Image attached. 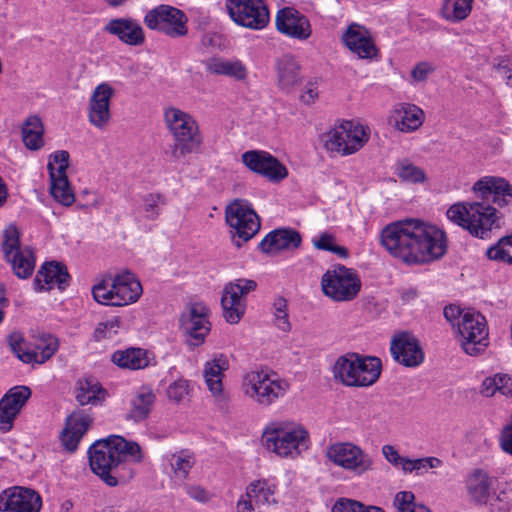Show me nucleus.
I'll use <instances>...</instances> for the list:
<instances>
[{"label": "nucleus", "instance_id": "38", "mask_svg": "<svg viewBox=\"0 0 512 512\" xmlns=\"http://www.w3.org/2000/svg\"><path fill=\"white\" fill-rule=\"evenodd\" d=\"M111 360L118 367L129 370H140L149 366L148 352L141 348L118 350L112 354Z\"/></svg>", "mask_w": 512, "mask_h": 512}, {"label": "nucleus", "instance_id": "19", "mask_svg": "<svg viewBox=\"0 0 512 512\" xmlns=\"http://www.w3.org/2000/svg\"><path fill=\"white\" fill-rule=\"evenodd\" d=\"M12 350L17 357L27 364H43L49 360L58 350L59 341L51 334H42L34 338L31 347L24 350L20 342L22 337L19 334H12L9 337Z\"/></svg>", "mask_w": 512, "mask_h": 512}, {"label": "nucleus", "instance_id": "42", "mask_svg": "<svg viewBox=\"0 0 512 512\" xmlns=\"http://www.w3.org/2000/svg\"><path fill=\"white\" fill-rule=\"evenodd\" d=\"M5 259L11 264L14 274L20 279L29 278L35 269L36 258L30 247H23L21 251Z\"/></svg>", "mask_w": 512, "mask_h": 512}, {"label": "nucleus", "instance_id": "12", "mask_svg": "<svg viewBox=\"0 0 512 512\" xmlns=\"http://www.w3.org/2000/svg\"><path fill=\"white\" fill-rule=\"evenodd\" d=\"M457 331L461 347L468 355H478L489 344L487 322L479 312L466 311L462 320L457 322Z\"/></svg>", "mask_w": 512, "mask_h": 512}, {"label": "nucleus", "instance_id": "2", "mask_svg": "<svg viewBox=\"0 0 512 512\" xmlns=\"http://www.w3.org/2000/svg\"><path fill=\"white\" fill-rule=\"evenodd\" d=\"M89 464L93 473L107 485L118 484L112 471L121 463L140 462L141 448L136 442H129L121 436L111 435L107 439L96 441L88 450Z\"/></svg>", "mask_w": 512, "mask_h": 512}, {"label": "nucleus", "instance_id": "26", "mask_svg": "<svg viewBox=\"0 0 512 512\" xmlns=\"http://www.w3.org/2000/svg\"><path fill=\"white\" fill-rule=\"evenodd\" d=\"M114 89L106 82L100 83L93 90L88 104V120L94 127L104 129L111 120L110 101Z\"/></svg>", "mask_w": 512, "mask_h": 512}, {"label": "nucleus", "instance_id": "40", "mask_svg": "<svg viewBox=\"0 0 512 512\" xmlns=\"http://www.w3.org/2000/svg\"><path fill=\"white\" fill-rule=\"evenodd\" d=\"M22 141L29 150H39L44 145V127L37 115L29 116L22 125Z\"/></svg>", "mask_w": 512, "mask_h": 512}, {"label": "nucleus", "instance_id": "30", "mask_svg": "<svg viewBox=\"0 0 512 512\" xmlns=\"http://www.w3.org/2000/svg\"><path fill=\"white\" fill-rule=\"evenodd\" d=\"M156 399L157 396L152 386L141 385L131 395L125 419L133 423L147 420L154 409Z\"/></svg>", "mask_w": 512, "mask_h": 512}, {"label": "nucleus", "instance_id": "18", "mask_svg": "<svg viewBox=\"0 0 512 512\" xmlns=\"http://www.w3.org/2000/svg\"><path fill=\"white\" fill-rule=\"evenodd\" d=\"M68 166L69 153L64 150L52 154L47 164L50 176V193L57 202L64 206H70L75 200L66 174Z\"/></svg>", "mask_w": 512, "mask_h": 512}, {"label": "nucleus", "instance_id": "16", "mask_svg": "<svg viewBox=\"0 0 512 512\" xmlns=\"http://www.w3.org/2000/svg\"><path fill=\"white\" fill-rule=\"evenodd\" d=\"M209 314V308L202 302L191 303L181 314L180 327L190 347H198L205 342L211 331Z\"/></svg>", "mask_w": 512, "mask_h": 512}, {"label": "nucleus", "instance_id": "31", "mask_svg": "<svg viewBox=\"0 0 512 512\" xmlns=\"http://www.w3.org/2000/svg\"><path fill=\"white\" fill-rule=\"evenodd\" d=\"M424 120V111L411 103L396 104L389 116L390 123L403 133H411L418 130L424 123Z\"/></svg>", "mask_w": 512, "mask_h": 512}, {"label": "nucleus", "instance_id": "4", "mask_svg": "<svg viewBox=\"0 0 512 512\" xmlns=\"http://www.w3.org/2000/svg\"><path fill=\"white\" fill-rule=\"evenodd\" d=\"M264 447L281 458H296L307 450L310 435L300 423L290 420L269 422L262 433Z\"/></svg>", "mask_w": 512, "mask_h": 512}, {"label": "nucleus", "instance_id": "32", "mask_svg": "<svg viewBox=\"0 0 512 512\" xmlns=\"http://www.w3.org/2000/svg\"><path fill=\"white\" fill-rule=\"evenodd\" d=\"M301 241V235L293 229H276L262 239L259 248L263 253L276 255L283 250L298 248Z\"/></svg>", "mask_w": 512, "mask_h": 512}, {"label": "nucleus", "instance_id": "48", "mask_svg": "<svg viewBox=\"0 0 512 512\" xmlns=\"http://www.w3.org/2000/svg\"><path fill=\"white\" fill-rule=\"evenodd\" d=\"M473 0H443L442 16L451 22H459L468 17Z\"/></svg>", "mask_w": 512, "mask_h": 512}, {"label": "nucleus", "instance_id": "54", "mask_svg": "<svg viewBox=\"0 0 512 512\" xmlns=\"http://www.w3.org/2000/svg\"><path fill=\"white\" fill-rule=\"evenodd\" d=\"M190 390L189 381L184 378H178L169 384L166 395L170 401L180 403L189 395Z\"/></svg>", "mask_w": 512, "mask_h": 512}, {"label": "nucleus", "instance_id": "8", "mask_svg": "<svg viewBox=\"0 0 512 512\" xmlns=\"http://www.w3.org/2000/svg\"><path fill=\"white\" fill-rule=\"evenodd\" d=\"M381 369V361L377 357L348 353L336 360L333 374L345 386L368 387L378 380Z\"/></svg>", "mask_w": 512, "mask_h": 512}, {"label": "nucleus", "instance_id": "11", "mask_svg": "<svg viewBox=\"0 0 512 512\" xmlns=\"http://www.w3.org/2000/svg\"><path fill=\"white\" fill-rule=\"evenodd\" d=\"M321 287L327 297L342 302L353 300L358 295L361 282L352 269L339 265L323 274Z\"/></svg>", "mask_w": 512, "mask_h": 512}, {"label": "nucleus", "instance_id": "21", "mask_svg": "<svg viewBox=\"0 0 512 512\" xmlns=\"http://www.w3.org/2000/svg\"><path fill=\"white\" fill-rule=\"evenodd\" d=\"M241 159L250 171L272 182H279L288 176L287 168L276 157L266 151H246L242 154Z\"/></svg>", "mask_w": 512, "mask_h": 512}, {"label": "nucleus", "instance_id": "27", "mask_svg": "<svg viewBox=\"0 0 512 512\" xmlns=\"http://www.w3.org/2000/svg\"><path fill=\"white\" fill-rule=\"evenodd\" d=\"M275 24L280 33L300 41L307 40L312 34L309 19L292 7L280 9Z\"/></svg>", "mask_w": 512, "mask_h": 512}, {"label": "nucleus", "instance_id": "22", "mask_svg": "<svg viewBox=\"0 0 512 512\" xmlns=\"http://www.w3.org/2000/svg\"><path fill=\"white\" fill-rule=\"evenodd\" d=\"M381 452L384 459L394 468L400 469L404 475L420 476L427 473L429 469L438 468L442 465V460L433 456L416 459L402 456L391 444L383 445Z\"/></svg>", "mask_w": 512, "mask_h": 512}, {"label": "nucleus", "instance_id": "63", "mask_svg": "<svg viewBox=\"0 0 512 512\" xmlns=\"http://www.w3.org/2000/svg\"><path fill=\"white\" fill-rule=\"evenodd\" d=\"M358 512H384L383 509L376 506H365L361 503V511Z\"/></svg>", "mask_w": 512, "mask_h": 512}, {"label": "nucleus", "instance_id": "45", "mask_svg": "<svg viewBox=\"0 0 512 512\" xmlns=\"http://www.w3.org/2000/svg\"><path fill=\"white\" fill-rule=\"evenodd\" d=\"M105 391L92 379H81L77 382L76 399L81 405H97L104 400Z\"/></svg>", "mask_w": 512, "mask_h": 512}, {"label": "nucleus", "instance_id": "10", "mask_svg": "<svg viewBox=\"0 0 512 512\" xmlns=\"http://www.w3.org/2000/svg\"><path fill=\"white\" fill-rule=\"evenodd\" d=\"M325 457L346 471L362 476L373 469V459L360 446L352 442H336L327 446Z\"/></svg>", "mask_w": 512, "mask_h": 512}, {"label": "nucleus", "instance_id": "28", "mask_svg": "<svg viewBox=\"0 0 512 512\" xmlns=\"http://www.w3.org/2000/svg\"><path fill=\"white\" fill-rule=\"evenodd\" d=\"M31 396V390L26 386L11 388L0 400V430L8 432L12 429L14 420Z\"/></svg>", "mask_w": 512, "mask_h": 512}, {"label": "nucleus", "instance_id": "24", "mask_svg": "<svg viewBox=\"0 0 512 512\" xmlns=\"http://www.w3.org/2000/svg\"><path fill=\"white\" fill-rule=\"evenodd\" d=\"M390 352L393 359L405 367H417L424 361V352L418 339L409 332H400L393 336Z\"/></svg>", "mask_w": 512, "mask_h": 512}, {"label": "nucleus", "instance_id": "49", "mask_svg": "<svg viewBox=\"0 0 512 512\" xmlns=\"http://www.w3.org/2000/svg\"><path fill=\"white\" fill-rule=\"evenodd\" d=\"M311 242L313 247L317 250L331 252L341 259H347L349 257L348 249L338 245L336 243V237L328 231L321 232L314 236Z\"/></svg>", "mask_w": 512, "mask_h": 512}, {"label": "nucleus", "instance_id": "37", "mask_svg": "<svg viewBox=\"0 0 512 512\" xmlns=\"http://www.w3.org/2000/svg\"><path fill=\"white\" fill-rule=\"evenodd\" d=\"M465 487L472 501L485 504L493 490V478L487 472L475 469L467 476Z\"/></svg>", "mask_w": 512, "mask_h": 512}, {"label": "nucleus", "instance_id": "20", "mask_svg": "<svg viewBox=\"0 0 512 512\" xmlns=\"http://www.w3.org/2000/svg\"><path fill=\"white\" fill-rule=\"evenodd\" d=\"M345 47L358 59L373 61L379 57V49L371 31L363 25L351 23L342 33Z\"/></svg>", "mask_w": 512, "mask_h": 512}, {"label": "nucleus", "instance_id": "35", "mask_svg": "<svg viewBox=\"0 0 512 512\" xmlns=\"http://www.w3.org/2000/svg\"><path fill=\"white\" fill-rule=\"evenodd\" d=\"M229 362L226 356L220 354L215 356L211 361H207L204 365L203 376L206 385L218 401L224 399L223 377L224 372L228 369Z\"/></svg>", "mask_w": 512, "mask_h": 512}, {"label": "nucleus", "instance_id": "62", "mask_svg": "<svg viewBox=\"0 0 512 512\" xmlns=\"http://www.w3.org/2000/svg\"><path fill=\"white\" fill-rule=\"evenodd\" d=\"M254 501L246 497V494L241 496L237 502V512H253Z\"/></svg>", "mask_w": 512, "mask_h": 512}, {"label": "nucleus", "instance_id": "60", "mask_svg": "<svg viewBox=\"0 0 512 512\" xmlns=\"http://www.w3.org/2000/svg\"><path fill=\"white\" fill-rule=\"evenodd\" d=\"M300 98L301 101L307 105L314 103L318 98L317 87L313 83H307Z\"/></svg>", "mask_w": 512, "mask_h": 512}, {"label": "nucleus", "instance_id": "51", "mask_svg": "<svg viewBox=\"0 0 512 512\" xmlns=\"http://www.w3.org/2000/svg\"><path fill=\"white\" fill-rule=\"evenodd\" d=\"M486 255L491 260L512 263V235L501 238L487 250Z\"/></svg>", "mask_w": 512, "mask_h": 512}, {"label": "nucleus", "instance_id": "17", "mask_svg": "<svg viewBox=\"0 0 512 512\" xmlns=\"http://www.w3.org/2000/svg\"><path fill=\"white\" fill-rule=\"evenodd\" d=\"M257 283L251 279H236L225 285L221 304L223 316L230 324L238 323L246 310L247 295L254 291Z\"/></svg>", "mask_w": 512, "mask_h": 512}, {"label": "nucleus", "instance_id": "56", "mask_svg": "<svg viewBox=\"0 0 512 512\" xmlns=\"http://www.w3.org/2000/svg\"><path fill=\"white\" fill-rule=\"evenodd\" d=\"M415 496L410 491H401L395 495L394 506L398 512H411L417 506L414 502Z\"/></svg>", "mask_w": 512, "mask_h": 512}, {"label": "nucleus", "instance_id": "36", "mask_svg": "<svg viewBox=\"0 0 512 512\" xmlns=\"http://www.w3.org/2000/svg\"><path fill=\"white\" fill-rule=\"evenodd\" d=\"M278 88L286 93L293 91L302 81L300 66L291 55H284L276 63Z\"/></svg>", "mask_w": 512, "mask_h": 512}, {"label": "nucleus", "instance_id": "57", "mask_svg": "<svg viewBox=\"0 0 512 512\" xmlns=\"http://www.w3.org/2000/svg\"><path fill=\"white\" fill-rule=\"evenodd\" d=\"M500 512H511L512 511V488L504 489L500 491L493 504Z\"/></svg>", "mask_w": 512, "mask_h": 512}, {"label": "nucleus", "instance_id": "5", "mask_svg": "<svg viewBox=\"0 0 512 512\" xmlns=\"http://www.w3.org/2000/svg\"><path fill=\"white\" fill-rule=\"evenodd\" d=\"M164 121L174 139L173 145L166 151V155L172 161H179L200 149L203 137L192 115L170 106L164 109Z\"/></svg>", "mask_w": 512, "mask_h": 512}, {"label": "nucleus", "instance_id": "50", "mask_svg": "<svg viewBox=\"0 0 512 512\" xmlns=\"http://www.w3.org/2000/svg\"><path fill=\"white\" fill-rule=\"evenodd\" d=\"M23 247L20 245V232L18 228L10 224L3 231L2 252L5 258L12 256V254L21 251Z\"/></svg>", "mask_w": 512, "mask_h": 512}, {"label": "nucleus", "instance_id": "25", "mask_svg": "<svg viewBox=\"0 0 512 512\" xmlns=\"http://www.w3.org/2000/svg\"><path fill=\"white\" fill-rule=\"evenodd\" d=\"M479 198L492 202L500 208L512 204V185L502 177L485 176L472 187Z\"/></svg>", "mask_w": 512, "mask_h": 512}, {"label": "nucleus", "instance_id": "3", "mask_svg": "<svg viewBox=\"0 0 512 512\" xmlns=\"http://www.w3.org/2000/svg\"><path fill=\"white\" fill-rule=\"evenodd\" d=\"M450 222L479 239H489L493 230L501 226V216L486 200L462 201L452 204L446 211Z\"/></svg>", "mask_w": 512, "mask_h": 512}, {"label": "nucleus", "instance_id": "39", "mask_svg": "<svg viewBox=\"0 0 512 512\" xmlns=\"http://www.w3.org/2000/svg\"><path fill=\"white\" fill-rule=\"evenodd\" d=\"M206 70L210 74L224 75L235 80H244L247 76V68L237 59L211 58L206 62Z\"/></svg>", "mask_w": 512, "mask_h": 512}, {"label": "nucleus", "instance_id": "52", "mask_svg": "<svg viewBox=\"0 0 512 512\" xmlns=\"http://www.w3.org/2000/svg\"><path fill=\"white\" fill-rule=\"evenodd\" d=\"M287 300L283 297H277L273 302L272 312L274 316L275 326L283 332H288L291 329L288 315Z\"/></svg>", "mask_w": 512, "mask_h": 512}, {"label": "nucleus", "instance_id": "23", "mask_svg": "<svg viewBox=\"0 0 512 512\" xmlns=\"http://www.w3.org/2000/svg\"><path fill=\"white\" fill-rule=\"evenodd\" d=\"M42 498L33 489L11 487L0 494V510L4 512H40Z\"/></svg>", "mask_w": 512, "mask_h": 512}, {"label": "nucleus", "instance_id": "58", "mask_svg": "<svg viewBox=\"0 0 512 512\" xmlns=\"http://www.w3.org/2000/svg\"><path fill=\"white\" fill-rule=\"evenodd\" d=\"M434 70L435 68L431 63L420 62L411 71V77L415 82H423Z\"/></svg>", "mask_w": 512, "mask_h": 512}, {"label": "nucleus", "instance_id": "33", "mask_svg": "<svg viewBox=\"0 0 512 512\" xmlns=\"http://www.w3.org/2000/svg\"><path fill=\"white\" fill-rule=\"evenodd\" d=\"M104 30L116 36L124 44L130 46H139L145 41L143 28L133 19H111L105 25Z\"/></svg>", "mask_w": 512, "mask_h": 512}, {"label": "nucleus", "instance_id": "9", "mask_svg": "<svg viewBox=\"0 0 512 512\" xmlns=\"http://www.w3.org/2000/svg\"><path fill=\"white\" fill-rule=\"evenodd\" d=\"M369 129L354 121H342L323 135L327 151L348 156L358 152L369 140Z\"/></svg>", "mask_w": 512, "mask_h": 512}, {"label": "nucleus", "instance_id": "41", "mask_svg": "<svg viewBox=\"0 0 512 512\" xmlns=\"http://www.w3.org/2000/svg\"><path fill=\"white\" fill-rule=\"evenodd\" d=\"M497 393L512 396V377L506 373H496L486 377L480 386V394L484 397H493Z\"/></svg>", "mask_w": 512, "mask_h": 512}, {"label": "nucleus", "instance_id": "34", "mask_svg": "<svg viewBox=\"0 0 512 512\" xmlns=\"http://www.w3.org/2000/svg\"><path fill=\"white\" fill-rule=\"evenodd\" d=\"M91 422L88 415L81 413L72 414L67 418L65 427L60 434V441L67 451L74 452L77 449Z\"/></svg>", "mask_w": 512, "mask_h": 512}, {"label": "nucleus", "instance_id": "15", "mask_svg": "<svg viewBox=\"0 0 512 512\" xmlns=\"http://www.w3.org/2000/svg\"><path fill=\"white\" fill-rule=\"evenodd\" d=\"M187 21L183 11L164 4L149 10L144 17V23L149 29L157 30L172 38L187 34Z\"/></svg>", "mask_w": 512, "mask_h": 512}, {"label": "nucleus", "instance_id": "1", "mask_svg": "<svg viewBox=\"0 0 512 512\" xmlns=\"http://www.w3.org/2000/svg\"><path fill=\"white\" fill-rule=\"evenodd\" d=\"M383 247L407 264H422L439 259L446 252V237L437 226L415 218L386 225L380 236Z\"/></svg>", "mask_w": 512, "mask_h": 512}, {"label": "nucleus", "instance_id": "64", "mask_svg": "<svg viewBox=\"0 0 512 512\" xmlns=\"http://www.w3.org/2000/svg\"><path fill=\"white\" fill-rule=\"evenodd\" d=\"M110 6L117 7L126 2V0H105Z\"/></svg>", "mask_w": 512, "mask_h": 512}, {"label": "nucleus", "instance_id": "59", "mask_svg": "<svg viewBox=\"0 0 512 512\" xmlns=\"http://www.w3.org/2000/svg\"><path fill=\"white\" fill-rule=\"evenodd\" d=\"M361 511V503L355 500L341 498L332 507V512H358Z\"/></svg>", "mask_w": 512, "mask_h": 512}, {"label": "nucleus", "instance_id": "13", "mask_svg": "<svg viewBox=\"0 0 512 512\" xmlns=\"http://www.w3.org/2000/svg\"><path fill=\"white\" fill-rule=\"evenodd\" d=\"M225 8L234 23L251 30L264 29L270 20L264 0H225Z\"/></svg>", "mask_w": 512, "mask_h": 512}, {"label": "nucleus", "instance_id": "55", "mask_svg": "<svg viewBox=\"0 0 512 512\" xmlns=\"http://www.w3.org/2000/svg\"><path fill=\"white\" fill-rule=\"evenodd\" d=\"M183 488L189 498L199 503H207L213 496L210 491L198 484H185Z\"/></svg>", "mask_w": 512, "mask_h": 512}, {"label": "nucleus", "instance_id": "7", "mask_svg": "<svg viewBox=\"0 0 512 512\" xmlns=\"http://www.w3.org/2000/svg\"><path fill=\"white\" fill-rule=\"evenodd\" d=\"M142 293L140 280L129 270L117 272L110 280L102 279L92 286L94 300L101 305L112 307L133 304Z\"/></svg>", "mask_w": 512, "mask_h": 512}, {"label": "nucleus", "instance_id": "29", "mask_svg": "<svg viewBox=\"0 0 512 512\" xmlns=\"http://www.w3.org/2000/svg\"><path fill=\"white\" fill-rule=\"evenodd\" d=\"M70 275L66 266L60 262L44 263L37 271L33 281L36 292L50 291L57 287L63 291L69 285Z\"/></svg>", "mask_w": 512, "mask_h": 512}, {"label": "nucleus", "instance_id": "14", "mask_svg": "<svg viewBox=\"0 0 512 512\" xmlns=\"http://www.w3.org/2000/svg\"><path fill=\"white\" fill-rule=\"evenodd\" d=\"M226 222L235 231L238 239H234L237 247L241 242L250 240L260 229V220L250 203L236 199L229 204L225 211Z\"/></svg>", "mask_w": 512, "mask_h": 512}, {"label": "nucleus", "instance_id": "6", "mask_svg": "<svg viewBox=\"0 0 512 512\" xmlns=\"http://www.w3.org/2000/svg\"><path fill=\"white\" fill-rule=\"evenodd\" d=\"M289 389V383L269 369L250 370L241 379L243 395L262 407H269L284 398Z\"/></svg>", "mask_w": 512, "mask_h": 512}, {"label": "nucleus", "instance_id": "46", "mask_svg": "<svg viewBox=\"0 0 512 512\" xmlns=\"http://www.w3.org/2000/svg\"><path fill=\"white\" fill-rule=\"evenodd\" d=\"M276 486L265 480H256L250 483L246 490V497L252 499L257 506L276 503Z\"/></svg>", "mask_w": 512, "mask_h": 512}, {"label": "nucleus", "instance_id": "43", "mask_svg": "<svg viewBox=\"0 0 512 512\" xmlns=\"http://www.w3.org/2000/svg\"><path fill=\"white\" fill-rule=\"evenodd\" d=\"M168 461L172 471L171 479L178 485L183 484L195 464L193 455L188 451H180L171 454Z\"/></svg>", "mask_w": 512, "mask_h": 512}, {"label": "nucleus", "instance_id": "53", "mask_svg": "<svg viewBox=\"0 0 512 512\" xmlns=\"http://www.w3.org/2000/svg\"><path fill=\"white\" fill-rule=\"evenodd\" d=\"M121 327V319L118 316H113L105 321L98 323L94 332L93 338L96 341L113 338Z\"/></svg>", "mask_w": 512, "mask_h": 512}, {"label": "nucleus", "instance_id": "47", "mask_svg": "<svg viewBox=\"0 0 512 512\" xmlns=\"http://www.w3.org/2000/svg\"><path fill=\"white\" fill-rule=\"evenodd\" d=\"M394 172L404 183L422 184L427 180L425 171L415 165L409 159H402L396 162Z\"/></svg>", "mask_w": 512, "mask_h": 512}, {"label": "nucleus", "instance_id": "44", "mask_svg": "<svg viewBox=\"0 0 512 512\" xmlns=\"http://www.w3.org/2000/svg\"><path fill=\"white\" fill-rule=\"evenodd\" d=\"M165 200L160 194H146L142 197L140 205L134 210L138 222L142 220L154 221L161 214Z\"/></svg>", "mask_w": 512, "mask_h": 512}, {"label": "nucleus", "instance_id": "61", "mask_svg": "<svg viewBox=\"0 0 512 512\" xmlns=\"http://www.w3.org/2000/svg\"><path fill=\"white\" fill-rule=\"evenodd\" d=\"M444 317L447 321H449L453 326L455 325V321L462 320V316L465 312H463L458 306L456 305H449L444 308Z\"/></svg>", "mask_w": 512, "mask_h": 512}]
</instances>
